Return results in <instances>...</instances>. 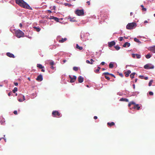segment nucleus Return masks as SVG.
I'll return each mask as SVG.
<instances>
[{
	"label": "nucleus",
	"mask_w": 155,
	"mask_h": 155,
	"mask_svg": "<svg viewBox=\"0 0 155 155\" xmlns=\"http://www.w3.org/2000/svg\"><path fill=\"white\" fill-rule=\"evenodd\" d=\"M84 80V78L81 76H79L78 78V80L79 83H82Z\"/></svg>",
	"instance_id": "ddd939ff"
},
{
	"label": "nucleus",
	"mask_w": 155,
	"mask_h": 155,
	"mask_svg": "<svg viewBox=\"0 0 155 155\" xmlns=\"http://www.w3.org/2000/svg\"><path fill=\"white\" fill-rule=\"evenodd\" d=\"M14 114L15 115H17V111L16 110H15L14 111Z\"/></svg>",
	"instance_id": "37998d69"
},
{
	"label": "nucleus",
	"mask_w": 155,
	"mask_h": 155,
	"mask_svg": "<svg viewBox=\"0 0 155 155\" xmlns=\"http://www.w3.org/2000/svg\"><path fill=\"white\" fill-rule=\"evenodd\" d=\"M114 64L113 62H111L109 64V68H112L114 67Z\"/></svg>",
	"instance_id": "aec40b11"
},
{
	"label": "nucleus",
	"mask_w": 155,
	"mask_h": 155,
	"mask_svg": "<svg viewBox=\"0 0 155 155\" xmlns=\"http://www.w3.org/2000/svg\"><path fill=\"white\" fill-rule=\"evenodd\" d=\"M136 26V24L135 22L129 23L127 25L126 28L127 29L130 30L133 29Z\"/></svg>",
	"instance_id": "7ed1b4c3"
},
{
	"label": "nucleus",
	"mask_w": 155,
	"mask_h": 155,
	"mask_svg": "<svg viewBox=\"0 0 155 155\" xmlns=\"http://www.w3.org/2000/svg\"><path fill=\"white\" fill-rule=\"evenodd\" d=\"M148 77H146L144 78V79L146 80H147L148 79Z\"/></svg>",
	"instance_id": "5fc2aeb1"
},
{
	"label": "nucleus",
	"mask_w": 155,
	"mask_h": 155,
	"mask_svg": "<svg viewBox=\"0 0 155 155\" xmlns=\"http://www.w3.org/2000/svg\"><path fill=\"white\" fill-rule=\"evenodd\" d=\"M133 88H134H134H135V84H133Z\"/></svg>",
	"instance_id": "774afa93"
},
{
	"label": "nucleus",
	"mask_w": 155,
	"mask_h": 155,
	"mask_svg": "<svg viewBox=\"0 0 155 155\" xmlns=\"http://www.w3.org/2000/svg\"><path fill=\"white\" fill-rule=\"evenodd\" d=\"M63 61V63H64L66 61V60L65 59H64Z\"/></svg>",
	"instance_id": "6e6d98bb"
},
{
	"label": "nucleus",
	"mask_w": 155,
	"mask_h": 155,
	"mask_svg": "<svg viewBox=\"0 0 155 155\" xmlns=\"http://www.w3.org/2000/svg\"><path fill=\"white\" fill-rule=\"evenodd\" d=\"M14 84L15 86H18V83L17 82H14Z\"/></svg>",
	"instance_id": "de8ad7c7"
},
{
	"label": "nucleus",
	"mask_w": 155,
	"mask_h": 155,
	"mask_svg": "<svg viewBox=\"0 0 155 155\" xmlns=\"http://www.w3.org/2000/svg\"><path fill=\"white\" fill-rule=\"evenodd\" d=\"M2 138L4 139V140L5 141V142H6V139H5V138H4V137H2Z\"/></svg>",
	"instance_id": "13d9d810"
},
{
	"label": "nucleus",
	"mask_w": 155,
	"mask_h": 155,
	"mask_svg": "<svg viewBox=\"0 0 155 155\" xmlns=\"http://www.w3.org/2000/svg\"><path fill=\"white\" fill-rule=\"evenodd\" d=\"M86 3L88 4V5H90V1L87 2Z\"/></svg>",
	"instance_id": "49530a36"
},
{
	"label": "nucleus",
	"mask_w": 155,
	"mask_h": 155,
	"mask_svg": "<svg viewBox=\"0 0 155 155\" xmlns=\"http://www.w3.org/2000/svg\"><path fill=\"white\" fill-rule=\"evenodd\" d=\"M22 26V25L21 23H20L19 24V26L21 28Z\"/></svg>",
	"instance_id": "864d4df0"
},
{
	"label": "nucleus",
	"mask_w": 155,
	"mask_h": 155,
	"mask_svg": "<svg viewBox=\"0 0 155 155\" xmlns=\"http://www.w3.org/2000/svg\"><path fill=\"white\" fill-rule=\"evenodd\" d=\"M36 80L39 81H42L43 80V77L42 75L40 74L38 75L36 78Z\"/></svg>",
	"instance_id": "1a4fd4ad"
},
{
	"label": "nucleus",
	"mask_w": 155,
	"mask_h": 155,
	"mask_svg": "<svg viewBox=\"0 0 155 155\" xmlns=\"http://www.w3.org/2000/svg\"><path fill=\"white\" fill-rule=\"evenodd\" d=\"M78 69V68L76 67H74L73 68V70L75 71H77Z\"/></svg>",
	"instance_id": "473e14b6"
},
{
	"label": "nucleus",
	"mask_w": 155,
	"mask_h": 155,
	"mask_svg": "<svg viewBox=\"0 0 155 155\" xmlns=\"http://www.w3.org/2000/svg\"><path fill=\"white\" fill-rule=\"evenodd\" d=\"M144 68L147 69H153L154 68V66L153 65H151V66H150L149 64H147L144 66Z\"/></svg>",
	"instance_id": "6e6552de"
},
{
	"label": "nucleus",
	"mask_w": 155,
	"mask_h": 155,
	"mask_svg": "<svg viewBox=\"0 0 155 155\" xmlns=\"http://www.w3.org/2000/svg\"><path fill=\"white\" fill-rule=\"evenodd\" d=\"M100 69L101 68L99 67H97V68L95 70V72L96 73H97L99 71V70H100Z\"/></svg>",
	"instance_id": "2f4dec72"
},
{
	"label": "nucleus",
	"mask_w": 155,
	"mask_h": 155,
	"mask_svg": "<svg viewBox=\"0 0 155 155\" xmlns=\"http://www.w3.org/2000/svg\"><path fill=\"white\" fill-rule=\"evenodd\" d=\"M90 61H91V62H90V61L88 60H87L86 61V63L90 64H92L93 62L94 61L93 59H91Z\"/></svg>",
	"instance_id": "dca6fc26"
},
{
	"label": "nucleus",
	"mask_w": 155,
	"mask_h": 155,
	"mask_svg": "<svg viewBox=\"0 0 155 155\" xmlns=\"http://www.w3.org/2000/svg\"><path fill=\"white\" fill-rule=\"evenodd\" d=\"M6 55L10 57V58H15V56L13 54H12L10 52L7 53Z\"/></svg>",
	"instance_id": "9b49d317"
},
{
	"label": "nucleus",
	"mask_w": 155,
	"mask_h": 155,
	"mask_svg": "<svg viewBox=\"0 0 155 155\" xmlns=\"http://www.w3.org/2000/svg\"><path fill=\"white\" fill-rule=\"evenodd\" d=\"M18 91V88L16 87H15L14 88V89L13 90L12 92L14 93H15L16 91Z\"/></svg>",
	"instance_id": "cd10ccee"
},
{
	"label": "nucleus",
	"mask_w": 155,
	"mask_h": 155,
	"mask_svg": "<svg viewBox=\"0 0 155 155\" xmlns=\"http://www.w3.org/2000/svg\"><path fill=\"white\" fill-rule=\"evenodd\" d=\"M33 28H34L35 30L37 32H39L40 30V29L39 28L37 27H33Z\"/></svg>",
	"instance_id": "5701e85b"
},
{
	"label": "nucleus",
	"mask_w": 155,
	"mask_h": 155,
	"mask_svg": "<svg viewBox=\"0 0 155 155\" xmlns=\"http://www.w3.org/2000/svg\"><path fill=\"white\" fill-rule=\"evenodd\" d=\"M130 76V78H134V75L133 74H131Z\"/></svg>",
	"instance_id": "ea45409f"
},
{
	"label": "nucleus",
	"mask_w": 155,
	"mask_h": 155,
	"mask_svg": "<svg viewBox=\"0 0 155 155\" xmlns=\"http://www.w3.org/2000/svg\"><path fill=\"white\" fill-rule=\"evenodd\" d=\"M132 57L134 58H135L136 56V54H132Z\"/></svg>",
	"instance_id": "a18cd8bd"
},
{
	"label": "nucleus",
	"mask_w": 155,
	"mask_h": 155,
	"mask_svg": "<svg viewBox=\"0 0 155 155\" xmlns=\"http://www.w3.org/2000/svg\"><path fill=\"white\" fill-rule=\"evenodd\" d=\"M115 125V123L114 122H108L107 123V125L110 127H111L112 126L114 125Z\"/></svg>",
	"instance_id": "a211bd4d"
},
{
	"label": "nucleus",
	"mask_w": 155,
	"mask_h": 155,
	"mask_svg": "<svg viewBox=\"0 0 155 155\" xmlns=\"http://www.w3.org/2000/svg\"><path fill=\"white\" fill-rule=\"evenodd\" d=\"M52 115L53 117H61V114L58 111H53L52 113Z\"/></svg>",
	"instance_id": "20e7f679"
},
{
	"label": "nucleus",
	"mask_w": 155,
	"mask_h": 155,
	"mask_svg": "<svg viewBox=\"0 0 155 155\" xmlns=\"http://www.w3.org/2000/svg\"><path fill=\"white\" fill-rule=\"evenodd\" d=\"M114 47L117 50H118L120 48V47L118 45H116Z\"/></svg>",
	"instance_id": "c756f323"
},
{
	"label": "nucleus",
	"mask_w": 155,
	"mask_h": 155,
	"mask_svg": "<svg viewBox=\"0 0 155 155\" xmlns=\"http://www.w3.org/2000/svg\"><path fill=\"white\" fill-rule=\"evenodd\" d=\"M110 75L111 76H112L114 78H116L114 74H110Z\"/></svg>",
	"instance_id": "09e8293b"
},
{
	"label": "nucleus",
	"mask_w": 155,
	"mask_h": 155,
	"mask_svg": "<svg viewBox=\"0 0 155 155\" xmlns=\"http://www.w3.org/2000/svg\"><path fill=\"white\" fill-rule=\"evenodd\" d=\"M139 77L141 78V79H143V76H142V75H140L139 76Z\"/></svg>",
	"instance_id": "4d7b16f0"
},
{
	"label": "nucleus",
	"mask_w": 155,
	"mask_h": 155,
	"mask_svg": "<svg viewBox=\"0 0 155 155\" xmlns=\"http://www.w3.org/2000/svg\"><path fill=\"white\" fill-rule=\"evenodd\" d=\"M94 119H97V117L96 116H95L94 117Z\"/></svg>",
	"instance_id": "603ef678"
},
{
	"label": "nucleus",
	"mask_w": 155,
	"mask_h": 155,
	"mask_svg": "<svg viewBox=\"0 0 155 155\" xmlns=\"http://www.w3.org/2000/svg\"><path fill=\"white\" fill-rule=\"evenodd\" d=\"M131 73V71L130 70H128L126 72H125V76L127 77L129 76V74Z\"/></svg>",
	"instance_id": "2eb2a0df"
},
{
	"label": "nucleus",
	"mask_w": 155,
	"mask_h": 155,
	"mask_svg": "<svg viewBox=\"0 0 155 155\" xmlns=\"http://www.w3.org/2000/svg\"><path fill=\"white\" fill-rule=\"evenodd\" d=\"M144 23H148V21L147 20H145L144 21Z\"/></svg>",
	"instance_id": "052dcab7"
},
{
	"label": "nucleus",
	"mask_w": 155,
	"mask_h": 155,
	"mask_svg": "<svg viewBox=\"0 0 155 155\" xmlns=\"http://www.w3.org/2000/svg\"><path fill=\"white\" fill-rule=\"evenodd\" d=\"M149 95H153V92L151 91L149 92Z\"/></svg>",
	"instance_id": "58836bf2"
},
{
	"label": "nucleus",
	"mask_w": 155,
	"mask_h": 155,
	"mask_svg": "<svg viewBox=\"0 0 155 155\" xmlns=\"http://www.w3.org/2000/svg\"><path fill=\"white\" fill-rule=\"evenodd\" d=\"M149 50L153 53H155V45L149 47Z\"/></svg>",
	"instance_id": "9d476101"
},
{
	"label": "nucleus",
	"mask_w": 155,
	"mask_h": 155,
	"mask_svg": "<svg viewBox=\"0 0 155 155\" xmlns=\"http://www.w3.org/2000/svg\"><path fill=\"white\" fill-rule=\"evenodd\" d=\"M37 67L39 68L40 69H43L44 68V67L40 64H38L37 65Z\"/></svg>",
	"instance_id": "4be33fe9"
},
{
	"label": "nucleus",
	"mask_w": 155,
	"mask_h": 155,
	"mask_svg": "<svg viewBox=\"0 0 155 155\" xmlns=\"http://www.w3.org/2000/svg\"><path fill=\"white\" fill-rule=\"evenodd\" d=\"M105 62H101V64L102 65H104V64H105Z\"/></svg>",
	"instance_id": "3c124183"
},
{
	"label": "nucleus",
	"mask_w": 155,
	"mask_h": 155,
	"mask_svg": "<svg viewBox=\"0 0 155 155\" xmlns=\"http://www.w3.org/2000/svg\"><path fill=\"white\" fill-rule=\"evenodd\" d=\"M68 19L71 22H75L76 21L74 17L72 18L71 17H69L68 18Z\"/></svg>",
	"instance_id": "f8f14e48"
},
{
	"label": "nucleus",
	"mask_w": 155,
	"mask_h": 155,
	"mask_svg": "<svg viewBox=\"0 0 155 155\" xmlns=\"http://www.w3.org/2000/svg\"><path fill=\"white\" fill-rule=\"evenodd\" d=\"M64 5H65V6H67L68 5H69V4L68 3H65L64 4Z\"/></svg>",
	"instance_id": "680f3d73"
},
{
	"label": "nucleus",
	"mask_w": 155,
	"mask_h": 155,
	"mask_svg": "<svg viewBox=\"0 0 155 155\" xmlns=\"http://www.w3.org/2000/svg\"><path fill=\"white\" fill-rule=\"evenodd\" d=\"M133 108L134 109L137 108V110H139L140 108V107L139 106V104H136L134 105Z\"/></svg>",
	"instance_id": "f3484780"
},
{
	"label": "nucleus",
	"mask_w": 155,
	"mask_h": 155,
	"mask_svg": "<svg viewBox=\"0 0 155 155\" xmlns=\"http://www.w3.org/2000/svg\"><path fill=\"white\" fill-rule=\"evenodd\" d=\"M151 55L150 54H147L145 56L146 58L147 59L151 57Z\"/></svg>",
	"instance_id": "bb28decb"
},
{
	"label": "nucleus",
	"mask_w": 155,
	"mask_h": 155,
	"mask_svg": "<svg viewBox=\"0 0 155 155\" xmlns=\"http://www.w3.org/2000/svg\"><path fill=\"white\" fill-rule=\"evenodd\" d=\"M22 97L23 98V99H22V100H23V101H24L25 100V96L23 95H22Z\"/></svg>",
	"instance_id": "bf43d9fd"
},
{
	"label": "nucleus",
	"mask_w": 155,
	"mask_h": 155,
	"mask_svg": "<svg viewBox=\"0 0 155 155\" xmlns=\"http://www.w3.org/2000/svg\"><path fill=\"white\" fill-rule=\"evenodd\" d=\"M42 69V70H41V71L43 72H45V71L44 69Z\"/></svg>",
	"instance_id": "0e129e2a"
},
{
	"label": "nucleus",
	"mask_w": 155,
	"mask_h": 155,
	"mask_svg": "<svg viewBox=\"0 0 155 155\" xmlns=\"http://www.w3.org/2000/svg\"><path fill=\"white\" fill-rule=\"evenodd\" d=\"M53 9H54V10H55V9L56 8V6H53Z\"/></svg>",
	"instance_id": "338daca9"
},
{
	"label": "nucleus",
	"mask_w": 155,
	"mask_h": 155,
	"mask_svg": "<svg viewBox=\"0 0 155 155\" xmlns=\"http://www.w3.org/2000/svg\"><path fill=\"white\" fill-rule=\"evenodd\" d=\"M136 56L137 58L139 59L141 58V55L138 54H136Z\"/></svg>",
	"instance_id": "7c9ffc66"
},
{
	"label": "nucleus",
	"mask_w": 155,
	"mask_h": 155,
	"mask_svg": "<svg viewBox=\"0 0 155 155\" xmlns=\"http://www.w3.org/2000/svg\"><path fill=\"white\" fill-rule=\"evenodd\" d=\"M75 14L81 16L84 14V12L83 10H77L75 12Z\"/></svg>",
	"instance_id": "39448f33"
},
{
	"label": "nucleus",
	"mask_w": 155,
	"mask_h": 155,
	"mask_svg": "<svg viewBox=\"0 0 155 155\" xmlns=\"http://www.w3.org/2000/svg\"><path fill=\"white\" fill-rule=\"evenodd\" d=\"M108 44L109 47L111 48L114 45L116 44V43L115 41H112L110 42H108Z\"/></svg>",
	"instance_id": "0eeeda50"
},
{
	"label": "nucleus",
	"mask_w": 155,
	"mask_h": 155,
	"mask_svg": "<svg viewBox=\"0 0 155 155\" xmlns=\"http://www.w3.org/2000/svg\"><path fill=\"white\" fill-rule=\"evenodd\" d=\"M52 19H54L55 21H56L57 22H58L59 21V18L57 17L52 16Z\"/></svg>",
	"instance_id": "412c9836"
},
{
	"label": "nucleus",
	"mask_w": 155,
	"mask_h": 155,
	"mask_svg": "<svg viewBox=\"0 0 155 155\" xmlns=\"http://www.w3.org/2000/svg\"><path fill=\"white\" fill-rule=\"evenodd\" d=\"M48 12L50 13H51V11L50 10H48Z\"/></svg>",
	"instance_id": "e2e57ef3"
},
{
	"label": "nucleus",
	"mask_w": 155,
	"mask_h": 155,
	"mask_svg": "<svg viewBox=\"0 0 155 155\" xmlns=\"http://www.w3.org/2000/svg\"><path fill=\"white\" fill-rule=\"evenodd\" d=\"M141 7L142 8V10L143 11H146L147 9L146 8H144L143 6V5H141Z\"/></svg>",
	"instance_id": "f704fd0d"
},
{
	"label": "nucleus",
	"mask_w": 155,
	"mask_h": 155,
	"mask_svg": "<svg viewBox=\"0 0 155 155\" xmlns=\"http://www.w3.org/2000/svg\"><path fill=\"white\" fill-rule=\"evenodd\" d=\"M76 48L80 50H81L83 49V47L79 46L78 44L76 45Z\"/></svg>",
	"instance_id": "393cba45"
},
{
	"label": "nucleus",
	"mask_w": 155,
	"mask_h": 155,
	"mask_svg": "<svg viewBox=\"0 0 155 155\" xmlns=\"http://www.w3.org/2000/svg\"><path fill=\"white\" fill-rule=\"evenodd\" d=\"M50 64L51 66L53 65H54V61H50Z\"/></svg>",
	"instance_id": "e433bc0d"
},
{
	"label": "nucleus",
	"mask_w": 155,
	"mask_h": 155,
	"mask_svg": "<svg viewBox=\"0 0 155 155\" xmlns=\"http://www.w3.org/2000/svg\"><path fill=\"white\" fill-rule=\"evenodd\" d=\"M67 40V38H62L61 40H60L59 41V42L60 43H63L65 41H66Z\"/></svg>",
	"instance_id": "6ab92c4d"
},
{
	"label": "nucleus",
	"mask_w": 155,
	"mask_h": 155,
	"mask_svg": "<svg viewBox=\"0 0 155 155\" xmlns=\"http://www.w3.org/2000/svg\"><path fill=\"white\" fill-rule=\"evenodd\" d=\"M120 101H125L126 102H128V100L127 99L125 98H121V99H120Z\"/></svg>",
	"instance_id": "b1692460"
},
{
	"label": "nucleus",
	"mask_w": 155,
	"mask_h": 155,
	"mask_svg": "<svg viewBox=\"0 0 155 155\" xmlns=\"http://www.w3.org/2000/svg\"><path fill=\"white\" fill-rule=\"evenodd\" d=\"M69 77L70 79V82L71 83L74 82L77 78L76 76H73L72 77L71 76L69 75Z\"/></svg>",
	"instance_id": "423d86ee"
},
{
	"label": "nucleus",
	"mask_w": 155,
	"mask_h": 155,
	"mask_svg": "<svg viewBox=\"0 0 155 155\" xmlns=\"http://www.w3.org/2000/svg\"><path fill=\"white\" fill-rule=\"evenodd\" d=\"M132 104H133L134 105L135 104H136L134 101H132L129 103L128 105V106L129 107H130Z\"/></svg>",
	"instance_id": "a878e982"
},
{
	"label": "nucleus",
	"mask_w": 155,
	"mask_h": 155,
	"mask_svg": "<svg viewBox=\"0 0 155 155\" xmlns=\"http://www.w3.org/2000/svg\"><path fill=\"white\" fill-rule=\"evenodd\" d=\"M110 73H108V72H106L104 73H103V74L110 75Z\"/></svg>",
	"instance_id": "c9c22d12"
},
{
	"label": "nucleus",
	"mask_w": 155,
	"mask_h": 155,
	"mask_svg": "<svg viewBox=\"0 0 155 155\" xmlns=\"http://www.w3.org/2000/svg\"><path fill=\"white\" fill-rule=\"evenodd\" d=\"M130 45V44L129 43L126 42L123 45V47H126L127 46L129 47Z\"/></svg>",
	"instance_id": "4468645a"
},
{
	"label": "nucleus",
	"mask_w": 155,
	"mask_h": 155,
	"mask_svg": "<svg viewBox=\"0 0 155 155\" xmlns=\"http://www.w3.org/2000/svg\"><path fill=\"white\" fill-rule=\"evenodd\" d=\"M12 94V92H9L8 94V96H10V95H11Z\"/></svg>",
	"instance_id": "79ce46f5"
},
{
	"label": "nucleus",
	"mask_w": 155,
	"mask_h": 155,
	"mask_svg": "<svg viewBox=\"0 0 155 155\" xmlns=\"http://www.w3.org/2000/svg\"><path fill=\"white\" fill-rule=\"evenodd\" d=\"M134 40L136 42H137L138 43L140 42V41L139 40L136 38H134Z\"/></svg>",
	"instance_id": "c85d7f7f"
},
{
	"label": "nucleus",
	"mask_w": 155,
	"mask_h": 155,
	"mask_svg": "<svg viewBox=\"0 0 155 155\" xmlns=\"http://www.w3.org/2000/svg\"><path fill=\"white\" fill-rule=\"evenodd\" d=\"M119 75L121 77H123V75L122 73H120Z\"/></svg>",
	"instance_id": "8fccbe9b"
},
{
	"label": "nucleus",
	"mask_w": 155,
	"mask_h": 155,
	"mask_svg": "<svg viewBox=\"0 0 155 155\" xmlns=\"http://www.w3.org/2000/svg\"><path fill=\"white\" fill-rule=\"evenodd\" d=\"M15 3L20 6L29 10L32 9L29 5L23 0H15Z\"/></svg>",
	"instance_id": "f257e3e1"
},
{
	"label": "nucleus",
	"mask_w": 155,
	"mask_h": 155,
	"mask_svg": "<svg viewBox=\"0 0 155 155\" xmlns=\"http://www.w3.org/2000/svg\"><path fill=\"white\" fill-rule=\"evenodd\" d=\"M18 101H19V102H22L23 101V100L22 99H18Z\"/></svg>",
	"instance_id": "c03bdc74"
},
{
	"label": "nucleus",
	"mask_w": 155,
	"mask_h": 155,
	"mask_svg": "<svg viewBox=\"0 0 155 155\" xmlns=\"http://www.w3.org/2000/svg\"><path fill=\"white\" fill-rule=\"evenodd\" d=\"M123 37H120L119 38V40L120 41H121L123 40Z\"/></svg>",
	"instance_id": "a19ab883"
},
{
	"label": "nucleus",
	"mask_w": 155,
	"mask_h": 155,
	"mask_svg": "<svg viewBox=\"0 0 155 155\" xmlns=\"http://www.w3.org/2000/svg\"><path fill=\"white\" fill-rule=\"evenodd\" d=\"M137 78L135 79V82H137Z\"/></svg>",
	"instance_id": "69168bd1"
},
{
	"label": "nucleus",
	"mask_w": 155,
	"mask_h": 155,
	"mask_svg": "<svg viewBox=\"0 0 155 155\" xmlns=\"http://www.w3.org/2000/svg\"><path fill=\"white\" fill-rule=\"evenodd\" d=\"M153 81L152 80H151L149 82V84H148V85L149 86H150L151 85V84L153 83Z\"/></svg>",
	"instance_id": "72a5a7b5"
},
{
	"label": "nucleus",
	"mask_w": 155,
	"mask_h": 155,
	"mask_svg": "<svg viewBox=\"0 0 155 155\" xmlns=\"http://www.w3.org/2000/svg\"><path fill=\"white\" fill-rule=\"evenodd\" d=\"M104 77H105V78L107 80H109L110 79V78L108 76L105 75Z\"/></svg>",
	"instance_id": "4c0bfd02"
},
{
	"label": "nucleus",
	"mask_w": 155,
	"mask_h": 155,
	"mask_svg": "<svg viewBox=\"0 0 155 155\" xmlns=\"http://www.w3.org/2000/svg\"><path fill=\"white\" fill-rule=\"evenodd\" d=\"M15 36L18 38L24 37V33L21 31L20 30H18L15 31Z\"/></svg>",
	"instance_id": "f03ea898"
}]
</instances>
